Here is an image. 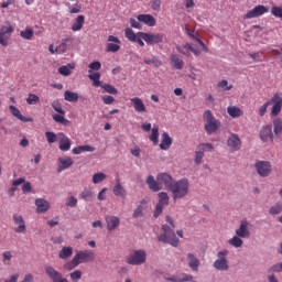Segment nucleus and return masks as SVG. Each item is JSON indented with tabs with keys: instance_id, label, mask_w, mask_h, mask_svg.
I'll use <instances>...</instances> for the list:
<instances>
[{
	"instance_id": "56",
	"label": "nucleus",
	"mask_w": 282,
	"mask_h": 282,
	"mask_svg": "<svg viewBox=\"0 0 282 282\" xmlns=\"http://www.w3.org/2000/svg\"><path fill=\"white\" fill-rule=\"evenodd\" d=\"M66 206H68L69 208H76V206H78V198L74 196L68 197Z\"/></svg>"
},
{
	"instance_id": "34",
	"label": "nucleus",
	"mask_w": 282,
	"mask_h": 282,
	"mask_svg": "<svg viewBox=\"0 0 282 282\" xmlns=\"http://www.w3.org/2000/svg\"><path fill=\"white\" fill-rule=\"evenodd\" d=\"M94 151H96V148L91 145H79L74 148L72 153H74V155H80V153H94Z\"/></svg>"
},
{
	"instance_id": "62",
	"label": "nucleus",
	"mask_w": 282,
	"mask_h": 282,
	"mask_svg": "<svg viewBox=\"0 0 282 282\" xmlns=\"http://www.w3.org/2000/svg\"><path fill=\"white\" fill-rule=\"evenodd\" d=\"M2 261L3 263H8V261H12V251H4L2 253Z\"/></svg>"
},
{
	"instance_id": "59",
	"label": "nucleus",
	"mask_w": 282,
	"mask_h": 282,
	"mask_svg": "<svg viewBox=\"0 0 282 282\" xmlns=\"http://www.w3.org/2000/svg\"><path fill=\"white\" fill-rule=\"evenodd\" d=\"M143 210H144V207H142V205H139V206L134 209V212H133V214H132V217H133L134 219H138V217H142Z\"/></svg>"
},
{
	"instance_id": "47",
	"label": "nucleus",
	"mask_w": 282,
	"mask_h": 282,
	"mask_svg": "<svg viewBox=\"0 0 282 282\" xmlns=\"http://www.w3.org/2000/svg\"><path fill=\"white\" fill-rule=\"evenodd\" d=\"M78 265H80V264H79L78 260H76V257L74 256V258L72 259V261L66 262V263L64 264V268H65V270L72 271V270H74L75 268H78Z\"/></svg>"
},
{
	"instance_id": "32",
	"label": "nucleus",
	"mask_w": 282,
	"mask_h": 282,
	"mask_svg": "<svg viewBox=\"0 0 282 282\" xmlns=\"http://www.w3.org/2000/svg\"><path fill=\"white\" fill-rule=\"evenodd\" d=\"M76 69V63L72 62L67 65L58 67L57 72L61 76H72V70Z\"/></svg>"
},
{
	"instance_id": "57",
	"label": "nucleus",
	"mask_w": 282,
	"mask_h": 282,
	"mask_svg": "<svg viewBox=\"0 0 282 282\" xmlns=\"http://www.w3.org/2000/svg\"><path fill=\"white\" fill-rule=\"evenodd\" d=\"M45 138H46L48 144H54V142H56V133H54V132L46 131Z\"/></svg>"
},
{
	"instance_id": "54",
	"label": "nucleus",
	"mask_w": 282,
	"mask_h": 282,
	"mask_svg": "<svg viewBox=\"0 0 282 282\" xmlns=\"http://www.w3.org/2000/svg\"><path fill=\"white\" fill-rule=\"evenodd\" d=\"M271 14L276 19H282V8L281 7H272Z\"/></svg>"
},
{
	"instance_id": "55",
	"label": "nucleus",
	"mask_w": 282,
	"mask_h": 282,
	"mask_svg": "<svg viewBox=\"0 0 282 282\" xmlns=\"http://www.w3.org/2000/svg\"><path fill=\"white\" fill-rule=\"evenodd\" d=\"M56 54H65L67 52V43L62 42L58 46L55 47Z\"/></svg>"
},
{
	"instance_id": "33",
	"label": "nucleus",
	"mask_w": 282,
	"mask_h": 282,
	"mask_svg": "<svg viewBox=\"0 0 282 282\" xmlns=\"http://www.w3.org/2000/svg\"><path fill=\"white\" fill-rule=\"evenodd\" d=\"M9 111L14 116V118H18V120H21V122H32V119L24 117L21 115V110L14 106L9 107Z\"/></svg>"
},
{
	"instance_id": "16",
	"label": "nucleus",
	"mask_w": 282,
	"mask_h": 282,
	"mask_svg": "<svg viewBox=\"0 0 282 282\" xmlns=\"http://www.w3.org/2000/svg\"><path fill=\"white\" fill-rule=\"evenodd\" d=\"M237 237H241V239H248L250 237V221L248 219H242L240 221V226L236 229Z\"/></svg>"
},
{
	"instance_id": "21",
	"label": "nucleus",
	"mask_w": 282,
	"mask_h": 282,
	"mask_svg": "<svg viewBox=\"0 0 282 282\" xmlns=\"http://www.w3.org/2000/svg\"><path fill=\"white\" fill-rule=\"evenodd\" d=\"M105 221H106L107 230L109 231L116 230V228L120 227V219L118 218V216L107 215L105 216Z\"/></svg>"
},
{
	"instance_id": "50",
	"label": "nucleus",
	"mask_w": 282,
	"mask_h": 282,
	"mask_svg": "<svg viewBox=\"0 0 282 282\" xmlns=\"http://www.w3.org/2000/svg\"><path fill=\"white\" fill-rule=\"evenodd\" d=\"M101 89H104V91H106V94H112V95L118 94V89L109 84H102Z\"/></svg>"
},
{
	"instance_id": "25",
	"label": "nucleus",
	"mask_w": 282,
	"mask_h": 282,
	"mask_svg": "<svg viewBox=\"0 0 282 282\" xmlns=\"http://www.w3.org/2000/svg\"><path fill=\"white\" fill-rule=\"evenodd\" d=\"M139 23H144L148 28H155V18L151 14H139L137 17Z\"/></svg>"
},
{
	"instance_id": "43",
	"label": "nucleus",
	"mask_w": 282,
	"mask_h": 282,
	"mask_svg": "<svg viewBox=\"0 0 282 282\" xmlns=\"http://www.w3.org/2000/svg\"><path fill=\"white\" fill-rule=\"evenodd\" d=\"M229 246L234 248H241L243 246V240L239 236H234L231 239L228 240Z\"/></svg>"
},
{
	"instance_id": "9",
	"label": "nucleus",
	"mask_w": 282,
	"mask_h": 282,
	"mask_svg": "<svg viewBox=\"0 0 282 282\" xmlns=\"http://www.w3.org/2000/svg\"><path fill=\"white\" fill-rule=\"evenodd\" d=\"M12 32H14V28L10 22H7V25L1 26L0 29V45L2 47H8L10 43V36H12Z\"/></svg>"
},
{
	"instance_id": "15",
	"label": "nucleus",
	"mask_w": 282,
	"mask_h": 282,
	"mask_svg": "<svg viewBox=\"0 0 282 282\" xmlns=\"http://www.w3.org/2000/svg\"><path fill=\"white\" fill-rule=\"evenodd\" d=\"M122 42L115 35L108 36V43L106 44V52H110L111 54H116V52H120V44Z\"/></svg>"
},
{
	"instance_id": "13",
	"label": "nucleus",
	"mask_w": 282,
	"mask_h": 282,
	"mask_svg": "<svg viewBox=\"0 0 282 282\" xmlns=\"http://www.w3.org/2000/svg\"><path fill=\"white\" fill-rule=\"evenodd\" d=\"M96 259V253L91 250L79 251L75 254V261L80 263H89V261H94Z\"/></svg>"
},
{
	"instance_id": "60",
	"label": "nucleus",
	"mask_w": 282,
	"mask_h": 282,
	"mask_svg": "<svg viewBox=\"0 0 282 282\" xmlns=\"http://www.w3.org/2000/svg\"><path fill=\"white\" fill-rule=\"evenodd\" d=\"M151 8L155 12H160V8H162V0H152L151 1Z\"/></svg>"
},
{
	"instance_id": "12",
	"label": "nucleus",
	"mask_w": 282,
	"mask_h": 282,
	"mask_svg": "<svg viewBox=\"0 0 282 282\" xmlns=\"http://www.w3.org/2000/svg\"><path fill=\"white\" fill-rule=\"evenodd\" d=\"M270 12V9L263 4H259L254 7L253 9L249 10L245 14V19H257L259 17H263V14H268Z\"/></svg>"
},
{
	"instance_id": "35",
	"label": "nucleus",
	"mask_w": 282,
	"mask_h": 282,
	"mask_svg": "<svg viewBox=\"0 0 282 282\" xmlns=\"http://www.w3.org/2000/svg\"><path fill=\"white\" fill-rule=\"evenodd\" d=\"M84 25H85V15H78L75 19V22L72 24L70 30L73 32H80Z\"/></svg>"
},
{
	"instance_id": "10",
	"label": "nucleus",
	"mask_w": 282,
	"mask_h": 282,
	"mask_svg": "<svg viewBox=\"0 0 282 282\" xmlns=\"http://www.w3.org/2000/svg\"><path fill=\"white\" fill-rule=\"evenodd\" d=\"M218 259L215 260L214 262V268L216 270H220V272H226V270H228L230 268V265H228V259H226V257H228V250H223L219 251L217 253Z\"/></svg>"
},
{
	"instance_id": "2",
	"label": "nucleus",
	"mask_w": 282,
	"mask_h": 282,
	"mask_svg": "<svg viewBox=\"0 0 282 282\" xmlns=\"http://www.w3.org/2000/svg\"><path fill=\"white\" fill-rule=\"evenodd\" d=\"M272 106L270 116L271 118H274L279 116L282 111V96L279 93H275L270 100L264 102L258 110V115L263 118L265 113H268V107Z\"/></svg>"
},
{
	"instance_id": "31",
	"label": "nucleus",
	"mask_w": 282,
	"mask_h": 282,
	"mask_svg": "<svg viewBox=\"0 0 282 282\" xmlns=\"http://www.w3.org/2000/svg\"><path fill=\"white\" fill-rule=\"evenodd\" d=\"M162 138L160 149L161 151H169V149H171V144H173V139L167 134V132H163Z\"/></svg>"
},
{
	"instance_id": "45",
	"label": "nucleus",
	"mask_w": 282,
	"mask_h": 282,
	"mask_svg": "<svg viewBox=\"0 0 282 282\" xmlns=\"http://www.w3.org/2000/svg\"><path fill=\"white\" fill-rule=\"evenodd\" d=\"M273 131L275 135H279V133L282 132V119L281 118H275L273 120Z\"/></svg>"
},
{
	"instance_id": "48",
	"label": "nucleus",
	"mask_w": 282,
	"mask_h": 282,
	"mask_svg": "<svg viewBox=\"0 0 282 282\" xmlns=\"http://www.w3.org/2000/svg\"><path fill=\"white\" fill-rule=\"evenodd\" d=\"M105 180H107V175L102 172L93 175V184H100V182H105Z\"/></svg>"
},
{
	"instance_id": "7",
	"label": "nucleus",
	"mask_w": 282,
	"mask_h": 282,
	"mask_svg": "<svg viewBox=\"0 0 282 282\" xmlns=\"http://www.w3.org/2000/svg\"><path fill=\"white\" fill-rule=\"evenodd\" d=\"M128 265H144L147 263V251L143 249L132 251L126 259Z\"/></svg>"
},
{
	"instance_id": "28",
	"label": "nucleus",
	"mask_w": 282,
	"mask_h": 282,
	"mask_svg": "<svg viewBox=\"0 0 282 282\" xmlns=\"http://www.w3.org/2000/svg\"><path fill=\"white\" fill-rule=\"evenodd\" d=\"M147 184L153 193H158V191H162V185H160V182L156 180L153 175H149L147 178Z\"/></svg>"
},
{
	"instance_id": "4",
	"label": "nucleus",
	"mask_w": 282,
	"mask_h": 282,
	"mask_svg": "<svg viewBox=\"0 0 282 282\" xmlns=\"http://www.w3.org/2000/svg\"><path fill=\"white\" fill-rule=\"evenodd\" d=\"M203 120L205 122L204 129L207 135H213V133H217L219 128L221 127V121H219L210 110H206L203 115Z\"/></svg>"
},
{
	"instance_id": "36",
	"label": "nucleus",
	"mask_w": 282,
	"mask_h": 282,
	"mask_svg": "<svg viewBox=\"0 0 282 282\" xmlns=\"http://www.w3.org/2000/svg\"><path fill=\"white\" fill-rule=\"evenodd\" d=\"M227 113L230 118H241V116H243V110L237 106H229L227 108Z\"/></svg>"
},
{
	"instance_id": "42",
	"label": "nucleus",
	"mask_w": 282,
	"mask_h": 282,
	"mask_svg": "<svg viewBox=\"0 0 282 282\" xmlns=\"http://www.w3.org/2000/svg\"><path fill=\"white\" fill-rule=\"evenodd\" d=\"M89 80H93V85L94 87H101V83H100V73L95 72V73H90L88 75Z\"/></svg>"
},
{
	"instance_id": "64",
	"label": "nucleus",
	"mask_w": 282,
	"mask_h": 282,
	"mask_svg": "<svg viewBox=\"0 0 282 282\" xmlns=\"http://www.w3.org/2000/svg\"><path fill=\"white\" fill-rule=\"evenodd\" d=\"M130 25H131V28H134L135 30H142V25L140 24V22H138L133 18H130Z\"/></svg>"
},
{
	"instance_id": "46",
	"label": "nucleus",
	"mask_w": 282,
	"mask_h": 282,
	"mask_svg": "<svg viewBox=\"0 0 282 282\" xmlns=\"http://www.w3.org/2000/svg\"><path fill=\"white\" fill-rule=\"evenodd\" d=\"M282 213V203L278 202L275 205L271 206L269 209L270 215H281Z\"/></svg>"
},
{
	"instance_id": "40",
	"label": "nucleus",
	"mask_w": 282,
	"mask_h": 282,
	"mask_svg": "<svg viewBox=\"0 0 282 282\" xmlns=\"http://www.w3.org/2000/svg\"><path fill=\"white\" fill-rule=\"evenodd\" d=\"M20 36L25 39V41H32L34 39V29L26 26L24 31L20 32Z\"/></svg>"
},
{
	"instance_id": "37",
	"label": "nucleus",
	"mask_w": 282,
	"mask_h": 282,
	"mask_svg": "<svg viewBox=\"0 0 282 282\" xmlns=\"http://www.w3.org/2000/svg\"><path fill=\"white\" fill-rule=\"evenodd\" d=\"M171 64L175 69H184V61L180 58V55L172 54L170 57Z\"/></svg>"
},
{
	"instance_id": "52",
	"label": "nucleus",
	"mask_w": 282,
	"mask_h": 282,
	"mask_svg": "<svg viewBox=\"0 0 282 282\" xmlns=\"http://www.w3.org/2000/svg\"><path fill=\"white\" fill-rule=\"evenodd\" d=\"M72 281L78 282L83 279V271L80 270H75L69 274Z\"/></svg>"
},
{
	"instance_id": "22",
	"label": "nucleus",
	"mask_w": 282,
	"mask_h": 282,
	"mask_svg": "<svg viewBox=\"0 0 282 282\" xmlns=\"http://www.w3.org/2000/svg\"><path fill=\"white\" fill-rule=\"evenodd\" d=\"M131 105L133 106L134 111L137 113H147V106L144 101L140 97H133L130 99Z\"/></svg>"
},
{
	"instance_id": "30",
	"label": "nucleus",
	"mask_w": 282,
	"mask_h": 282,
	"mask_svg": "<svg viewBox=\"0 0 282 282\" xmlns=\"http://www.w3.org/2000/svg\"><path fill=\"white\" fill-rule=\"evenodd\" d=\"M36 213H47L50 210V202L44 198L35 199Z\"/></svg>"
},
{
	"instance_id": "26",
	"label": "nucleus",
	"mask_w": 282,
	"mask_h": 282,
	"mask_svg": "<svg viewBox=\"0 0 282 282\" xmlns=\"http://www.w3.org/2000/svg\"><path fill=\"white\" fill-rule=\"evenodd\" d=\"M170 282H188L193 280V275L188 273H176L170 278H165Z\"/></svg>"
},
{
	"instance_id": "19",
	"label": "nucleus",
	"mask_w": 282,
	"mask_h": 282,
	"mask_svg": "<svg viewBox=\"0 0 282 282\" xmlns=\"http://www.w3.org/2000/svg\"><path fill=\"white\" fill-rule=\"evenodd\" d=\"M156 180L160 186L165 185V188H167V191H170L171 186H173V184L175 183V181H173V176H171V174L166 172L159 173L156 175Z\"/></svg>"
},
{
	"instance_id": "44",
	"label": "nucleus",
	"mask_w": 282,
	"mask_h": 282,
	"mask_svg": "<svg viewBox=\"0 0 282 282\" xmlns=\"http://www.w3.org/2000/svg\"><path fill=\"white\" fill-rule=\"evenodd\" d=\"M80 199H84V202H89V199H91V197H94V191L89 189V188H85L80 195H79Z\"/></svg>"
},
{
	"instance_id": "5",
	"label": "nucleus",
	"mask_w": 282,
	"mask_h": 282,
	"mask_svg": "<svg viewBox=\"0 0 282 282\" xmlns=\"http://www.w3.org/2000/svg\"><path fill=\"white\" fill-rule=\"evenodd\" d=\"M51 107L56 111L55 115H52L54 122L63 124L64 127H69L72 124V121L65 118V110L63 109V105H61L59 100H54L51 104Z\"/></svg>"
},
{
	"instance_id": "20",
	"label": "nucleus",
	"mask_w": 282,
	"mask_h": 282,
	"mask_svg": "<svg viewBox=\"0 0 282 282\" xmlns=\"http://www.w3.org/2000/svg\"><path fill=\"white\" fill-rule=\"evenodd\" d=\"M260 140L262 142H272L274 140V134L272 133V124H268L261 128Z\"/></svg>"
},
{
	"instance_id": "58",
	"label": "nucleus",
	"mask_w": 282,
	"mask_h": 282,
	"mask_svg": "<svg viewBox=\"0 0 282 282\" xmlns=\"http://www.w3.org/2000/svg\"><path fill=\"white\" fill-rule=\"evenodd\" d=\"M218 87H220V89H224L225 91H230V89H232V85L228 86V80L223 79L218 83Z\"/></svg>"
},
{
	"instance_id": "41",
	"label": "nucleus",
	"mask_w": 282,
	"mask_h": 282,
	"mask_svg": "<svg viewBox=\"0 0 282 282\" xmlns=\"http://www.w3.org/2000/svg\"><path fill=\"white\" fill-rule=\"evenodd\" d=\"M74 254V249L72 247H63L58 253L59 259H69Z\"/></svg>"
},
{
	"instance_id": "51",
	"label": "nucleus",
	"mask_w": 282,
	"mask_h": 282,
	"mask_svg": "<svg viewBox=\"0 0 282 282\" xmlns=\"http://www.w3.org/2000/svg\"><path fill=\"white\" fill-rule=\"evenodd\" d=\"M89 67V74H95L94 72H99V69L102 67V64L100 62L95 61L88 65Z\"/></svg>"
},
{
	"instance_id": "27",
	"label": "nucleus",
	"mask_w": 282,
	"mask_h": 282,
	"mask_svg": "<svg viewBox=\"0 0 282 282\" xmlns=\"http://www.w3.org/2000/svg\"><path fill=\"white\" fill-rule=\"evenodd\" d=\"M58 162H59V164L57 167V173H62V171H65L74 165V159H72L70 156L59 158Z\"/></svg>"
},
{
	"instance_id": "63",
	"label": "nucleus",
	"mask_w": 282,
	"mask_h": 282,
	"mask_svg": "<svg viewBox=\"0 0 282 282\" xmlns=\"http://www.w3.org/2000/svg\"><path fill=\"white\" fill-rule=\"evenodd\" d=\"M198 147H200V149L206 152V151H213V149H215V147L213 145V143H200Z\"/></svg>"
},
{
	"instance_id": "23",
	"label": "nucleus",
	"mask_w": 282,
	"mask_h": 282,
	"mask_svg": "<svg viewBox=\"0 0 282 282\" xmlns=\"http://www.w3.org/2000/svg\"><path fill=\"white\" fill-rule=\"evenodd\" d=\"M187 265L193 272H198L200 265L199 258L192 252L187 253Z\"/></svg>"
},
{
	"instance_id": "8",
	"label": "nucleus",
	"mask_w": 282,
	"mask_h": 282,
	"mask_svg": "<svg viewBox=\"0 0 282 282\" xmlns=\"http://www.w3.org/2000/svg\"><path fill=\"white\" fill-rule=\"evenodd\" d=\"M254 169L260 177H270L272 175V163L269 161H257Z\"/></svg>"
},
{
	"instance_id": "49",
	"label": "nucleus",
	"mask_w": 282,
	"mask_h": 282,
	"mask_svg": "<svg viewBox=\"0 0 282 282\" xmlns=\"http://www.w3.org/2000/svg\"><path fill=\"white\" fill-rule=\"evenodd\" d=\"M204 151L198 145L195 151V164H202V160H204Z\"/></svg>"
},
{
	"instance_id": "29",
	"label": "nucleus",
	"mask_w": 282,
	"mask_h": 282,
	"mask_svg": "<svg viewBox=\"0 0 282 282\" xmlns=\"http://www.w3.org/2000/svg\"><path fill=\"white\" fill-rule=\"evenodd\" d=\"M112 193L116 197H121V199H127V189L120 183V180L117 181V184L112 188Z\"/></svg>"
},
{
	"instance_id": "61",
	"label": "nucleus",
	"mask_w": 282,
	"mask_h": 282,
	"mask_svg": "<svg viewBox=\"0 0 282 282\" xmlns=\"http://www.w3.org/2000/svg\"><path fill=\"white\" fill-rule=\"evenodd\" d=\"M83 10V6L80 3H75L74 7L69 9L70 14H78Z\"/></svg>"
},
{
	"instance_id": "6",
	"label": "nucleus",
	"mask_w": 282,
	"mask_h": 282,
	"mask_svg": "<svg viewBox=\"0 0 282 282\" xmlns=\"http://www.w3.org/2000/svg\"><path fill=\"white\" fill-rule=\"evenodd\" d=\"M162 230L163 235L158 237L159 241H162L163 243H170V246L177 248V246H180V239L177 236H175V231L171 229L169 225H163Z\"/></svg>"
},
{
	"instance_id": "11",
	"label": "nucleus",
	"mask_w": 282,
	"mask_h": 282,
	"mask_svg": "<svg viewBox=\"0 0 282 282\" xmlns=\"http://www.w3.org/2000/svg\"><path fill=\"white\" fill-rule=\"evenodd\" d=\"M169 194L166 192L159 193V203L154 209V217H160L161 214L164 212V208L169 206Z\"/></svg>"
},
{
	"instance_id": "53",
	"label": "nucleus",
	"mask_w": 282,
	"mask_h": 282,
	"mask_svg": "<svg viewBox=\"0 0 282 282\" xmlns=\"http://www.w3.org/2000/svg\"><path fill=\"white\" fill-rule=\"evenodd\" d=\"M41 101V98L34 94H30L26 98L28 105H37Z\"/></svg>"
},
{
	"instance_id": "3",
	"label": "nucleus",
	"mask_w": 282,
	"mask_h": 282,
	"mask_svg": "<svg viewBox=\"0 0 282 282\" xmlns=\"http://www.w3.org/2000/svg\"><path fill=\"white\" fill-rule=\"evenodd\" d=\"M189 188L191 183L188 182V178H181L178 181H174L169 191L172 193L174 202H177V199H184V197L188 195Z\"/></svg>"
},
{
	"instance_id": "18",
	"label": "nucleus",
	"mask_w": 282,
	"mask_h": 282,
	"mask_svg": "<svg viewBox=\"0 0 282 282\" xmlns=\"http://www.w3.org/2000/svg\"><path fill=\"white\" fill-rule=\"evenodd\" d=\"M44 270L53 282H69L67 279L63 278V274L56 271V269L53 267L46 265Z\"/></svg>"
},
{
	"instance_id": "24",
	"label": "nucleus",
	"mask_w": 282,
	"mask_h": 282,
	"mask_svg": "<svg viewBox=\"0 0 282 282\" xmlns=\"http://www.w3.org/2000/svg\"><path fill=\"white\" fill-rule=\"evenodd\" d=\"M57 135L58 138H61L58 149L61 151H69V149H72V140L68 139V137L65 135L63 132H59Z\"/></svg>"
},
{
	"instance_id": "38",
	"label": "nucleus",
	"mask_w": 282,
	"mask_h": 282,
	"mask_svg": "<svg viewBox=\"0 0 282 282\" xmlns=\"http://www.w3.org/2000/svg\"><path fill=\"white\" fill-rule=\"evenodd\" d=\"M78 98H80L78 93H74V91H70V90H66L64 93V100H66V102H77Z\"/></svg>"
},
{
	"instance_id": "17",
	"label": "nucleus",
	"mask_w": 282,
	"mask_h": 282,
	"mask_svg": "<svg viewBox=\"0 0 282 282\" xmlns=\"http://www.w3.org/2000/svg\"><path fill=\"white\" fill-rule=\"evenodd\" d=\"M13 224L18 226L14 228V232H18L20 235H25V232H28V228L25 226V219H23L22 215L14 214Z\"/></svg>"
},
{
	"instance_id": "14",
	"label": "nucleus",
	"mask_w": 282,
	"mask_h": 282,
	"mask_svg": "<svg viewBox=\"0 0 282 282\" xmlns=\"http://www.w3.org/2000/svg\"><path fill=\"white\" fill-rule=\"evenodd\" d=\"M241 139L239 138V134L231 133L229 138L227 139V147L231 151V153H235L241 149Z\"/></svg>"
},
{
	"instance_id": "1",
	"label": "nucleus",
	"mask_w": 282,
	"mask_h": 282,
	"mask_svg": "<svg viewBox=\"0 0 282 282\" xmlns=\"http://www.w3.org/2000/svg\"><path fill=\"white\" fill-rule=\"evenodd\" d=\"M126 39L130 43H138L140 47H144V42L147 45H160L166 41V35L164 33H151V32H133L131 28L124 29Z\"/></svg>"
},
{
	"instance_id": "39",
	"label": "nucleus",
	"mask_w": 282,
	"mask_h": 282,
	"mask_svg": "<svg viewBox=\"0 0 282 282\" xmlns=\"http://www.w3.org/2000/svg\"><path fill=\"white\" fill-rule=\"evenodd\" d=\"M150 141L153 142V144H159V142H160V127L154 126L151 129Z\"/></svg>"
}]
</instances>
